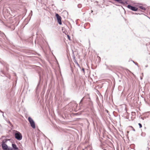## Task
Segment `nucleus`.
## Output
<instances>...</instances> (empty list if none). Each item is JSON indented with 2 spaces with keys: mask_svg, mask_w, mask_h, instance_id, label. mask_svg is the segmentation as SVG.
I'll return each mask as SVG.
<instances>
[{
  "mask_svg": "<svg viewBox=\"0 0 150 150\" xmlns=\"http://www.w3.org/2000/svg\"><path fill=\"white\" fill-rule=\"evenodd\" d=\"M15 137L18 140H21L22 138L21 134L19 132L16 131L15 134Z\"/></svg>",
  "mask_w": 150,
  "mask_h": 150,
  "instance_id": "obj_1",
  "label": "nucleus"
},
{
  "mask_svg": "<svg viewBox=\"0 0 150 150\" xmlns=\"http://www.w3.org/2000/svg\"><path fill=\"white\" fill-rule=\"evenodd\" d=\"M28 120L32 128L33 129L35 128V122L32 118L30 117H29Z\"/></svg>",
  "mask_w": 150,
  "mask_h": 150,
  "instance_id": "obj_2",
  "label": "nucleus"
},
{
  "mask_svg": "<svg viewBox=\"0 0 150 150\" xmlns=\"http://www.w3.org/2000/svg\"><path fill=\"white\" fill-rule=\"evenodd\" d=\"M127 7L131 10L135 11H137L138 9L136 7L132 6L130 5H128L127 6Z\"/></svg>",
  "mask_w": 150,
  "mask_h": 150,
  "instance_id": "obj_3",
  "label": "nucleus"
},
{
  "mask_svg": "<svg viewBox=\"0 0 150 150\" xmlns=\"http://www.w3.org/2000/svg\"><path fill=\"white\" fill-rule=\"evenodd\" d=\"M55 16L57 18L58 22L59 24L60 25H61L62 24V23L61 21V18L60 16L57 13H56Z\"/></svg>",
  "mask_w": 150,
  "mask_h": 150,
  "instance_id": "obj_4",
  "label": "nucleus"
},
{
  "mask_svg": "<svg viewBox=\"0 0 150 150\" xmlns=\"http://www.w3.org/2000/svg\"><path fill=\"white\" fill-rule=\"evenodd\" d=\"M1 146L2 149L4 150H7L8 149L7 145L5 143H2Z\"/></svg>",
  "mask_w": 150,
  "mask_h": 150,
  "instance_id": "obj_5",
  "label": "nucleus"
},
{
  "mask_svg": "<svg viewBox=\"0 0 150 150\" xmlns=\"http://www.w3.org/2000/svg\"><path fill=\"white\" fill-rule=\"evenodd\" d=\"M12 147L15 150H18V148L17 147L16 145L15 144H12Z\"/></svg>",
  "mask_w": 150,
  "mask_h": 150,
  "instance_id": "obj_6",
  "label": "nucleus"
},
{
  "mask_svg": "<svg viewBox=\"0 0 150 150\" xmlns=\"http://www.w3.org/2000/svg\"><path fill=\"white\" fill-rule=\"evenodd\" d=\"M139 8L143 10H145L146 9V8L142 6H139Z\"/></svg>",
  "mask_w": 150,
  "mask_h": 150,
  "instance_id": "obj_7",
  "label": "nucleus"
},
{
  "mask_svg": "<svg viewBox=\"0 0 150 150\" xmlns=\"http://www.w3.org/2000/svg\"><path fill=\"white\" fill-rule=\"evenodd\" d=\"M146 135V133L145 132H142L141 134V136L143 137H144Z\"/></svg>",
  "mask_w": 150,
  "mask_h": 150,
  "instance_id": "obj_8",
  "label": "nucleus"
},
{
  "mask_svg": "<svg viewBox=\"0 0 150 150\" xmlns=\"http://www.w3.org/2000/svg\"><path fill=\"white\" fill-rule=\"evenodd\" d=\"M10 140V139H6L4 140L3 141L2 143H6L8 140L9 141Z\"/></svg>",
  "mask_w": 150,
  "mask_h": 150,
  "instance_id": "obj_9",
  "label": "nucleus"
},
{
  "mask_svg": "<svg viewBox=\"0 0 150 150\" xmlns=\"http://www.w3.org/2000/svg\"><path fill=\"white\" fill-rule=\"evenodd\" d=\"M74 62H75V63L79 67H80V66H79V64L76 61V60H75V61H74Z\"/></svg>",
  "mask_w": 150,
  "mask_h": 150,
  "instance_id": "obj_10",
  "label": "nucleus"
},
{
  "mask_svg": "<svg viewBox=\"0 0 150 150\" xmlns=\"http://www.w3.org/2000/svg\"><path fill=\"white\" fill-rule=\"evenodd\" d=\"M138 125H139V127L140 128H141L142 127V125L141 123H139L138 124Z\"/></svg>",
  "mask_w": 150,
  "mask_h": 150,
  "instance_id": "obj_11",
  "label": "nucleus"
},
{
  "mask_svg": "<svg viewBox=\"0 0 150 150\" xmlns=\"http://www.w3.org/2000/svg\"><path fill=\"white\" fill-rule=\"evenodd\" d=\"M78 8H80L81 7V4H79L78 5Z\"/></svg>",
  "mask_w": 150,
  "mask_h": 150,
  "instance_id": "obj_12",
  "label": "nucleus"
},
{
  "mask_svg": "<svg viewBox=\"0 0 150 150\" xmlns=\"http://www.w3.org/2000/svg\"><path fill=\"white\" fill-rule=\"evenodd\" d=\"M29 15H31V16L32 15V11H31L30 12V13Z\"/></svg>",
  "mask_w": 150,
  "mask_h": 150,
  "instance_id": "obj_13",
  "label": "nucleus"
},
{
  "mask_svg": "<svg viewBox=\"0 0 150 150\" xmlns=\"http://www.w3.org/2000/svg\"><path fill=\"white\" fill-rule=\"evenodd\" d=\"M84 97H83L82 99L81 100L80 102V103H81V102L83 101V99H84Z\"/></svg>",
  "mask_w": 150,
  "mask_h": 150,
  "instance_id": "obj_14",
  "label": "nucleus"
},
{
  "mask_svg": "<svg viewBox=\"0 0 150 150\" xmlns=\"http://www.w3.org/2000/svg\"><path fill=\"white\" fill-rule=\"evenodd\" d=\"M7 150H13L11 148H8V149Z\"/></svg>",
  "mask_w": 150,
  "mask_h": 150,
  "instance_id": "obj_15",
  "label": "nucleus"
},
{
  "mask_svg": "<svg viewBox=\"0 0 150 150\" xmlns=\"http://www.w3.org/2000/svg\"><path fill=\"white\" fill-rule=\"evenodd\" d=\"M73 58H74V60H75V61L76 59H75V56H74V55L73 56Z\"/></svg>",
  "mask_w": 150,
  "mask_h": 150,
  "instance_id": "obj_16",
  "label": "nucleus"
},
{
  "mask_svg": "<svg viewBox=\"0 0 150 150\" xmlns=\"http://www.w3.org/2000/svg\"><path fill=\"white\" fill-rule=\"evenodd\" d=\"M67 37H68V38L70 40V37L69 36V35H67Z\"/></svg>",
  "mask_w": 150,
  "mask_h": 150,
  "instance_id": "obj_17",
  "label": "nucleus"
},
{
  "mask_svg": "<svg viewBox=\"0 0 150 150\" xmlns=\"http://www.w3.org/2000/svg\"><path fill=\"white\" fill-rule=\"evenodd\" d=\"M8 123L9 124H10V125H11V123L9 121L8 122Z\"/></svg>",
  "mask_w": 150,
  "mask_h": 150,
  "instance_id": "obj_18",
  "label": "nucleus"
},
{
  "mask_svg": "<svg viewBox=\"0 0 150 150\" xmlns=\"http://www.w3.org/2000/svg\"><path fill=\"white\" fill-rule=\"evenodd\" d=\"M132 127V128H133V131H135V129L133 128V127Z\"/></svg>",
  "mask_w": 150,
  "mask_h": 150,
  "instance_id": "obj_19",
  "label": "nucleus"
},
{
  "mask_svg": "<svg viewBox=\"0 0 150 150\" xmlns=\"http://www.w3.org/2000/svg\"><path fill=\"white\" fill-rule=\"evenodd\" d=\"M82 70L83 71V72H84V68H83L82 69Z\"/></svg>",
  "mask_w": 150,
  "mask_h": 150,
  "instance_id": "obj_20",
  "label": "nucleus"
},
{
  "mask_svg": "<svg viewBox=\"0 0 150 150\" xmlns=\"http://www.w3.org/2000/svg\"><path fill=\"white\" fill-rule=\"evenodd\" d=\"M0 112H1V113H4L3 112V111H1V110H0Z\"/></svg>",
  "mask_w": 150,
  "mask_h": 150,
  "instance_id": "obj_21",
  "label": "nucleus"
},
{
  "mask_svg": "<svg viewBox=\"0 0 150 150\" xmlns=\"http://www.w3.org/2000/svg\"><path fill=\"white\" fill-rule=\"evenodd\" d=\"M106 112H107V113H108V111L107 110H106Z\"/></svg>",
  "mask_w": 150,
  "mask_h": 150,
  "instance_id": "obj_22",
  "label": "nucleus"
},
{
  "mask_svg": "<svg viewBox=\"0 0 150 150\" xmlns=\"http://www.w3.org/2000/svg\"><path fill=\"white\" fill-rule=\"evenodd\" d=\"M135 64H136V65H137L138 64L137 63H136Z\"/></svg>",
  "mask_w": 150,
  "mask_h": 150,
  "instance_id": "obj_23",
  "label": "nucleus"
},
{
  "mask_svg": "<svg viewBox=\"0 0 150 150\" xmlns=\"http://www.w3.org/2000/svg\"><path fill=\"white\" fill-rule=\"evenodd\" d=\"M133 62L134 63V64H135V62L134 61H133Z\"/></svg>",
  "mask_w": 150,
  "mask_h": 150,
  "instance_id": "obj_24",
  "label": "nucleus"
},
{
  "mask_svg": "<svg viewBox=\"0 0 150 150\" xmlns=\"http://www.w3.org/2000/svg\"><path fill=\"white\" fill-rule=\"evenodd\" d=\"M146 67H148V65H146L145 66Z\"/></svg>",
  "mask_w": 150,
  "mask_h": 150,
  "instance_id": "obj_25",
  "label": "nucleus"
},
{
  "mask_svg": "<svg viewBox=\"0 0 150 150\" xmlns=\"http://www.w3.org/2000/svg\"><path fill=\"white\" fill-rule=\"evenodd\" d=\"M75 114L76 115H78V113H76Z\"/></svg>",
  "mask_w": 150,
  "mask_h": 150,
  "instance_id": "obj_26",
  "label": "nucleus"
},
{
  "mask_svg": "<svg viewBox=\"0 0 150 150\" xmlns=\"http://www.w3.org/2000/svg\"><path fill=\"white\" fill-rule=\"evenodd\" d=\"M103 150H106V149H103Z\"/></svg>",
  "mask_w": 150,
  "mask_h": 150,
  "instance_id": "obj_27",
  "label": "nucleus"
},
{
  "mask_svg": "<svg viewBox=\"0 0 150 150\" xmlns=\"http://www.w3.org/2000/svg\"><path fill=\"white\" fill-rule=\"evenodd\" d=\"M3 116L4 117V114H3Z\"/></svg>",
  "mask_w": 150,
  "mask_h": 150,
  "instance_id": "obj_28",
  "label": "nucleus"
},
{
  "mask_svg": "<svg viewBox=\"0 0 150 150\" xmlns=\"http://www.w3.org/2000/svg\"><path fill=\"white\" fill-rule=\"evenodd\" d=\"M93 11H91V12H93Z\"/></svg>",
  "mask_w": 150,
  "mask_h": 150,
  "instance_id": "obj_29",
  "label": "nucleus"
},
{
  "mask_svg": "<svg viewBox=\"0 0 150 150\" xmlns=\"http://www.w3.org/2000/svg\"><path fill=\"white\" fill-rule=\"evenodd\" d=\"M99 58L100 59V57H99Z\"/></svg>",
  "mask_w": 150,
  "mask_h": 150,
  "instance_id": "obj_30",
  "label": "nucleus"
},
{
  "mask_svg": "<svg viewBox=\"0 0 150 150\" xmlns=\"http://www.w3.org/2000/svg\"><path fill=\"white\" fill-rule=\"evenodd\" d=\"M14 150H15V149H14Z\"/></svg>",
  "mask_w": 150,
  "mask_h": 150,
  "instance_id": "obj_31",
  "label": "nucleus"
}]
</instances>
